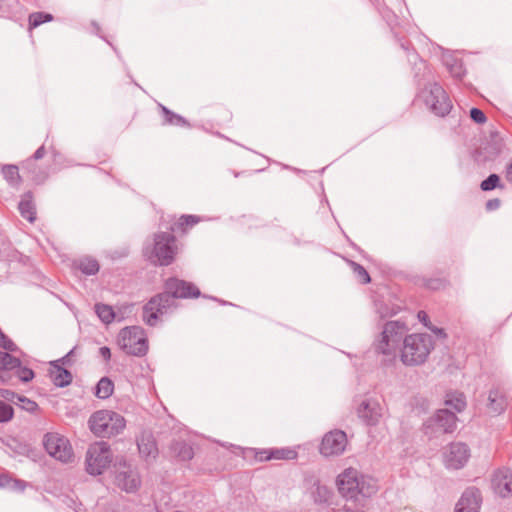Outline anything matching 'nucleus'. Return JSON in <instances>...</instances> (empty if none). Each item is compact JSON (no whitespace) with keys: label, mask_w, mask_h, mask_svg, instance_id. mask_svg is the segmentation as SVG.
Listing matches in <instances>:
<instances>
[{"label":"nucleus","mask_w":512,"mask_h":512,"mask_svg":"<svg viewBox=\"0 0 512 512\" xmlns=\"http://www.w3.org/2000/svg\"><path fill=\"white\" fill-rule=\"evenodd\" d=\"M18 406H20L23 410L33 413L38 410V404L30 400L24 396L18 397Z\"/></svg>","instance_id":"f704fd0d"},{"label":"nucleus","mask_w":512,"mask_h":512,"mask_svg":"<svg viewBox=\"0 0 512 512\" xmlns=\"http://www.w3.org/2000/svg\"><path fill=\"white\" fill-rule=\"evenodd\" d=\"M169 453L172 458L179 461H189L194 456L193 448L185 441L176 440L169 446Z\"/></svg>","instance_id":"a211bd4d"},{"label":"nucleus","mask_w":512,"mask_h":512,"mask_svg":"<svg viewBox=\"0 0 512 512\" xmlns=\"http://www.w3.org/2000/svg\"><path fill=\"white\" fill-rule=\"evenodd\" d=\"M481 501V493L477 488H467L457 502L455 512H479Z\"/></svg>","instance_id":"4468645a"},{"label":"nucleus","mask_w":512,"mask_h":512,"mask_svg":"<svg viewBox=\"0 0 512 512\" xmlns=\"http://www.w3.org/2000/svg\"><path fill=\"white\" fill-rule=\"evenodd\" d=\"M348 265L350 266L355 277L358 279V281L360 283H362V284L370 283V281H371L370 275L362 265H360L359 263L352 261V260L348 261Z\"/></svg>","instance_id":"bb28decb"},{"label":"nucleus","mask_w":512,"mask_h":512,"mask_svg":"<svg viewBox=\"0 0 512 512\" xmlns=\"http://www.w3.org/2000/svg\"><path fill=\"white\" fill-rule=\"evenodd\" d=\"M13 414L12 406L0 400V423L10 421L13 418Z\"/></svg>","instance_id":"72a5a7b5"},{"label":"nucleus","mask_w":512,"mask_h":512,"mask_svg":"<svg viewBox=\"0 0 512 512\" xmlns=\"http://www.w3.org/2000/svg\"><path fill=\"white\" fill-rule=\"evenodd\" d=\"M498 187L503 188V186L500 184V177L497 174H490L480 184V188L483 191H491Z\"/></svg>","instance_id":"473e14b6"},{"label":"nucleus","mask_w":512,"mask_h":512,"mask_svg":"<svg viewBox=\"0 0 512 512\" xmlns=\"http://www.w3.org/2000/svg\"><path fill=\"white\" fill-rule=\"evenodd\" d=\"M112 459L113 454L107 442H94L86 452V471L90 475H101L110 466Z\"/></svg>","instance_id":"423d86ee"},{"label":"nucleus","mask_w":512,"mask_h":512,"mask_svg":"<svg viewBox=\"0 0 512 512\" xmlns=\"http://www.w3.org/2000/svg\"><path fill=\"white\" fill-rule=\"evenodd\" d=\"M470 117L474 122H476L478 124H483L487 120L483 111L478 108H472L470 110Z\"/></svg>","instance_id":"e433bc0d"},{"label":"nucleus","mask_w":512,"mask_h":512,"mask_svg":"<svg viewBox=\"0 0 512 512\" xmlns=\"http://www.w3.org/2000/svg\"><path fill=\"white\" fill-rule=\"evenodd\" d=\"M429 329L434 332L435 334L437 335H440L442 337H446V333L444 332V330L442 328H437V327H434V326H430Z\"/></svg>","instance_id":"de8ad7c7"},{"label":"nucleus","mask_w":512,"mask_h":512,"mask_svg":"<svg viewBox=\"0 0 512 512\" xmlns=\"http://www.w3.org/2000/svg\"><path fill=\"white\" fill-rule=\"evenodd\" d=\"M19 212L23 218L33 223L36 219V209L31 192L25 193L18 205Z\"/></svg>","instance_id":"6ab92c4d"},{"label":"nucleus","mask_w":512,"mask_h":512,"mask_svg":"<svg viewBox=\"0 0 512 512\" xmlns=\"http://www.w3.org/2000/svg\"><path fill=\"white\" fill-rule=\"evenodd\" d=\"M95 312L102 322L109 324L115 318L114 310L111 306L98 303L95 305Z\"/></svg>","instance_id":"a878e982"},{"label":"nucleus","mask_w":512,"mask_h":512,"mask_svg":"<svg viewBox=\"0 0 512 512\" xmlns=\"http://www.w3.org/2000/svg\"><path fill=\"white\" fill-rule=\"evenodd\" d=\"M2 174L4 178L12 185L17 186L20 181L21 177L19 175L18 167L15 165H5L2 168Z\"/></svg>","instance_id":"cd10ccee"},{"label":"nucleus","mask_w":512,"mask_h":512,"mask_svg":"<svg viewBox=\"0 0 512 512\" xmlns=\"http://www.w3.org/2000/svg\"><path fill=\"white\" fill-rule=\"evenodd\" d=\"M198 217L194 215H182L172 226L171 233L182 231L185 232L188 227H192L198 223Z\"/></svg>","instance_id":"b1692460"},{"label":"nucleus","mask_w":512,"mask_h":512,"mask_svg":"<svg viewBox=\"0 0 512 512\" xmlns=\"http://www.w3.org/2000/svg\"><path fill=\"white\" fill-rule=\"evenodd\" d=\"M11 483L10 480L0 478V487H5Z\"/></svg>","instance_id":"603ef678"},{"label":"nucleus","mask_w":512,"mask_h":512,"mask_svg":"<svg viewBox=\"0 0 512 512\" xmlns=\"http://www.w3.org/2000/svg\"><path fill=\"white\" fill-rule=\"evenodd\" d=\"M427 287L433 290H438L446 286V281L443 279H430L426 283Z\"/></svg>","instance_id":"58836bf2"},{"label":"nucleus","mask_w":512,"mask_h":512,"mask_svg":"<svg viewBox=\"0 0 512 512\" xmlns=\"http://www.w3.org/2000/svg\"><path fill=\"white\" fill-rule=\"evenodd\" d=\"M114 484L122 491L133 493L139 489L141 478L135 467L120 458L114 464Z\"/></svg>","instance_id":"1a4fd4ad"},{"label":"nucleus","mask_w":512,"mask_h":512,"mask_svg":"<svg viewBox=\"0 0 512 512\" xmlns=\"http://www.w3.org/2000/svg\"><path fill=\"white\" fill-rule=\"evenodd\" d=\"M339 492L346 498L357 499L359 495L370 497L377 491L374 479L364 476L353 467L346 468L337 477Z\"/></svg>","instance_id":"20e7f679"},{"label":"nucleus","mask_w":512,"mask_h":512,"mask_svg":"<svg viewBox=\"0 0 512 512\" xmlns=\"http://www.w3.org/2000/svg\"><path fill=\"white\" fill-rule=\"evenodd\" d=\"M505 177L507 181L512 183V162L506 167Z\"/></svg>","instance_id":"49530a36"},{"label":"nucleus","mask_w":512,"mask_h":512,"mask_svg":"<svg viewBox=\"0 0 512 512\" xmlns=\"http://www.w3.org/2000/svg\"><path fill=\"white\" fill-rule=\"evenodd\" d=\"M74 350H71L66 356H64L62 359L57 360V364L61 362L62 364H68L70 361V356L73 354Z\"/></svg>","instance_id":"8fccbe9b"},{"label":"nucleus","mask_w":512,"mask_h":512,"mask_svg":"<svg viewBox=\"0 0 512 512\" xmlns=\"http://www.w3.org/2000/svg\"><path fill=\"white\" fill-rule=\"evenodd\" d=\"M199 288L191 282L168 278L164 283V291L153 296L143 307L142 319L149 326H156L160 317L176 307L175 299L198 298Z\"/></svg>","instance_id":"f03ea898"},{"label":"nucleus","mask_w":512,"mask_h":512,"mask_svg":"<svg viewBox=\"0 0 512 512\" xmlns=\"http://www.w3.org/2000/svg\"><path fill=\"white\" fill-rule=\"evenodd\" d=\"M346 433L341 430H333L326 433L322 439L320 453L324 456L340 455L347 445Z\"/></svg>","instance_id":"9b49d317"},{"label":"nucleus","mask_w":512,"mask_h":512,"mask_svg":"<svg viewBox=\"0 0 512 512\" xmlns=\"http://www.w3.org/2000/svg\"><path fill=\"white\" fill-rule=\"evenodd\" d=\"M14 486L16 488H18L19 490H23L25 488L24 482H21V481H15L14 482Z\"/></svg>","instance_id":"3c124183"},{"label":"nucleus","mask_w":512,"mask_h":512,"mask_svg":"<svg viewBox=\"0 0 512 512\" xmlns=\"http://www.w3.org/2000/svg\"><path fill=\"white\" fill-rule=\"evenodd\" d=\"M14 369H16L15 373L17 377L23 382H29L34 377V372L30 368L21 367V363L19 364L18 367H15Z\"/></svg>","instance_id":"c9c22d12"},{"label":"nucleus","mask_w":512,"mask_h":512,"mask_svg":"<svg viewBox=\"0 0 512 512\" xmlns=\"http://www.w3.org/2000/svg\"><path fill=\"white\" fill-rule=\"evenodd\" d=\"M385 408L375 399H366L357 409L358 417L367 425L375 426L383 418Z\"/></svg>","instance_id":"f8f14e48"},{"label":"nucleus","mask_w":512,"mask_h":512,"mask_svg":"<svg viewBox=\"0 0 512 512\" xmlns=\"http://www.w3.org/2000/svg\"><path fill=\"white\" fill-rule=\"evenodd\" d=\"M91 27H92V32L93 33H95L96 35H100L101 28H100L99 24L96 21H92L91 22Z\"/></svg>","instance_id":"09e8293b"},{"label":"nucleus","mask_w":512,"mask_h":512,"mask_svg":"<svg viewBox=\"0 0 512 512\" xmlns=\"http://www.w3.org/2000/svg\"><path fill=\"white\" fill-rule=\"evenodd\" d=\"M99 353L100 355L105 359V360H109L110 357H111V352H110V349L106 346L104 347H101L99 349Z\"/></svg>","instance_id":"a18cd8bd"},{"label":"nucleus","mask_w":512,"mask_h":512,"mask_svg":"<svg viewBox=\"0 0 512 512\" xmlns=\"http://www.w3.org/2000/svg\"><path fill=\"white\" fill-rule=\"evenodd\" d=\"M419 97L437 116L444 117L451 111L452 103L445 90L438 83H430L423 88Z\"/></svg>","instance_id":"0eeeda50"},{"label":"nucleus","mask_w":512,"mask_h":512,"mask_svg":"<svg viewBox=\"0 0 512 512\" xmlns=\"http://www.w3.org/2000/svg\"><path fill=\"white\" fill-rule=\"evenodd\" d=\"M43 445L50 456L63 463L69 462L73 457L69 441L58 433L45 434Z\"/></svg>","instance_id":"9d476101"},{"label":"nucleus","mask_w":512,"mask_h":512,"mask_svg":"<svg viewBox=\"0 0 512 512\" xmlns=\"http://www.w3.org/2000/svg\"><path fill=\"white\" fill-rule=\"evenodd\" d=\"M20 360L6 351H0V370H13L18 367Z\"/></svg>","instance_id":"c756f323"},{"label":"nucleus","mask_w":512,"mask_h":512,"mask_svg":"<svg viewBox=\"0 0 512 512\" xmlns=\"http://www.w3.org/2000/svg\"><path fill=\"white\" fill-rule=\"evenodd\" d=\"M113 391V382L109 378L103 377L97 383L95 395L100 399H107L112 395Z\"/></svg>","instance_id":"5701e85b"},{"label":"nucleus","mask_w":512,"mask_h":512,"mask_svg":"<svg viewBox=\"0 0 512 512\" xmlns=\"http://www.w3.org/2000/svg\"><path fill=\"white\" fill-rule=\"evenodd\" d=\"M46 149L44 145L40 146L32 156V160H40L46 155Z\"/></svg>","instance_id":"37998d69"},{"label":"nucleus","mask_w":512,"mask_h":512,"mask_svg":"<svg viewBox=\"0 0 512 512\" xmlns=\"http://www.w3.org/2000/svg\"><path fill=\"white\" fill-rule=\"evenodd\" d=\"M450 72L451 74L455 77V78H462L465 74V70L463 69V66L461 63L459 62H454L451 66H450Z\"/></svg>","instance_id":"4c0bfd02"},{"label":"nucleus","mask_w":512,"mask_h":512,"mask_svg":"<svg viewBox=\"0 0 512 512\" xmlns=\"http://www.w3.org/2000/svg\"><path fill=\"white\" fill-rule=\"evenodd\" d=\"M144 258L153 265L168 266L178 253L177 240L171 232H156L147 240L142 250Z\"/></svg>","instance_id":"7ed1b4c3"},{"label":"nucleus","mask_w":512,"mask_h":512,"mask_svg":"<svg viewBox=\"0 0 512 512\" xmlns=\"http://www.w3.org/2000/svg\"><path fill=\"white\" fill-rule=\"evenodd\" d=\"M407 331L408 327L404 322H387L380 339L375 343L376 352L394 358L403 342L400 354L402 363L407 366L423 364L434 348L433 339L425 333L406 335Z\"/></svg>","instance_id":"f257e3e1"},{"label":"nucleus","mask_w":512,"mask_h":512,"mask_svg":"<svg viewBox=\"0 0 512 512\" xmlns=\"http://www.w3.org/2000/svg\"><path fill=\"white\" fill-rule=\"evenodd\" d=\"M492 487L499 496L506 498L512 495V471L501 468L494 472Z\"/></svg>","instance_id":"2eb2a0df"},{"label":"nucleus","mask_w":512,"mask_h":512,"mask_svg":"<svg viewBox=\"0 0 512 512\" xmlns=\"http://www.w3.org/2000/svg\"><path fill=\"white\" fill-rule=\"evenodd\" d=\"M159 108L163 115V124L172 125L178 127H190V123L181 115L174 113L162 104H159Z\"/></svg>","instance_id":"412c9836"},{"label":"nucleus","mask_w":512,"mask_h":512,"mask_svg":"<svg viewBox=\"0 0 512 512\" xmlns=\"http://www.w3.org/2000/svg\"><path fill=\"white\" fill-rule=\"evenodd\" d=\"M417 317L427 328L431 326L429 323V317L425 311H419Z\"/></svg>","instance_id":"c03bdc74"},{"label":"nucleus","mask_w":512,"mask_h":512,"mask_svg":"<svg viewBox=\"0 0 512 512\" xmlns=\"http://www.w3.org/2000/svg\"><path fill=\"white\" fill-rule=\"evenodd\" d=\"M470 457V451L464 443H452L444 454V462L447 468L460 469Z\"/></svg>","instance_id":"ddd939ff"},{"label":"nucleus","mask_w":512,"mask_h":512,"mask_svg":"<svg viewBox=\"0 0 512 512\" xmlns=\"http://www.w3.org/2000/svg\"><path fill=\"white\" fill-rule=\"evenodd\" d=\"M488 400L492 412L499 414L504 411L505 400L498 391H490Z\"/></svg>","instance_id":"393cba45"},{"label":"nucleus","mask_w":512,"mask_h":512,"mask_svg":"<svg viewBox=\"0 0 512 512\" xmlns=\"http://www.w3.org/2000/svg\"><path fill=\"white\" fill-rule=\"evenodd\" d=\"M1 396L4 399H6L10 402H13L15 404H18V397H21L20 395L16 394L15 392H13L11 390H2Z\"/></svg>","instance_id":"ea45409f"},{"label":"nucleus","mask_w":512,"mask_h":512,"mask_svg":"<svg viewBox=\"0 0 512 512\" xmlns=\"http://www.w3.org/2000/svg\"><path fill=\"white\" fill-rule=\"evenodd\" d=\"M501 205V200L498 198L490 199L486 202V210L487 211H494L497 210Z\"/></svg>","instance_id":"79ce46f5"},{"label":"nucleus","mask_w":512,"mask_h":512,"mask_svg":"<svg viewBox=\"0 0 512 512\" xmlns=\"http://www.w3.org/2000/svg\"><path fill=\"white\" fill-rule=\"evenodd\" d=\"M271 460H293L297 457L296 451L289 448L270 449Z\"/></svg>","instance_id":"c85d7f7f"},{"label":"nucleus","mask_w":512,"mask_h":512,"mask_svg":"<svg viewBox=\"0 0 512 512\" xmlns=\"http://www.w3.org/2000/svg\"><path fill=\"white\" fill-rule=\"evenodd\" d=\"M79 269L86 275H94L99 271V264L95 259L85 258L80 261Z\"/></svg>","instance_id":"2f4dec72"},{"label":"nucleus","mask_w":512,"mask_h":512,"mask_svg":"<svg viewBox=\"0 0 512 512\" xmlns=\"http://www.w3.org/2000/svg\"><path fill=\"white\" fill-rule=\"evenodd\" d=\"M91 432L97 437H111L123 431L126 425L124 417L111 410L94 412L88 421Z\"/></svg>","instance_id":"39448f33"},{"label":"nucleus","mask_w":512,"mask_h":512,"mask_svg":"<svg viewBox=\"0 0 512 512\" xmlns=\"http://www.w3.org/2000/svg\"><path fill=\"white\" fill-rule=\"evenodd\" d=\"M50 375L53 383L58 387H65L72 382V374L59 366L57 362H51Z\"/></svg>","instance_id":"aec40b11"},{"label":"nucleus","mask_w":512,"mask_h":512,"mask_svg":"<svg viewBox=\"0 0 512 512\" xmlns=\"http://www.w3.org/2000/svg\"><path fill=\"white\" fill-rule=\"evenodd\" d=\"M431 421L445 433H452L457 426V417L449 409L438 410Z\"/></svg>","instance_id":"dca6fc26"},{"label":"nucleus","mask_w":512,"mask_h":512,"mask_svg":"<svg viewBox=\"0 0 512 512\" xmlns=\"http://www.w3.org/2000/svg\"><path fill=\"white\" fill-rule=\"evenodd\" d=\"M445 405L456 412H462L466 407V400L463 393L451 392L446 395Z\"/></svg>","instance_id":"4be33fe9"},{"label":"nucleus","mask_w":512,"mask_h":512,"mask_svg":"<svg viewBox=\"0 0 512 512\" xmlns=\"http://www.w3.org/2000/svg\"><path fill=\"white\" fill-rule=\"evenodd\" d=\"M29 28H36L45 22L53 20V16L45 12H34L29 15Z\"/></svg>","instance_id":"7c9ffc66"},{"label":"nucleus","mask_w":512,"mask_h":512,"mask_svg":"<svg viewBox=\"0 0 512 512\" xmlns=\"http://www.w3.org/2000/svg\"><path fill=\"white\" fill-rule=\"evenodd\" d=\"M118 345L129 355L143 356L148 350L144 330L138 326L126 327L118 335Z\"/></svg>","instance_id":"6e6552de"},{"label":"nucleus","mask_w":512,"mask_h":512,"mask_svg":"<svg viewBox=\"0 0 512 512\" xmlns=\"http://www.w3.org/2000/svg\"><path fill=\"white\" fill-rule=\"evenodd\" d=\"M139 453L145 459H155L158 454L157 445L153 435L143 432L137 440Z\"/></svg>","instance_id":"f3484780"},{"label":"nucleus","mask_w":512,"mask_h":512,"mask_svg":"<svg viewBox=\"0 0 512 512\" xmlns=\"http://www.w3.org/2000/svg\"><path fill=\"white\" fill-rule=\"evenodd\" d=\"M255 458L260 462L271 460L270 449L255 451Z\"/></svg>","instance_id":"a19ab883"}]
</instances>
